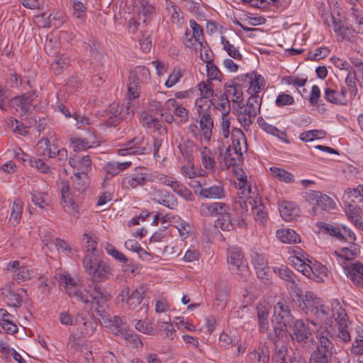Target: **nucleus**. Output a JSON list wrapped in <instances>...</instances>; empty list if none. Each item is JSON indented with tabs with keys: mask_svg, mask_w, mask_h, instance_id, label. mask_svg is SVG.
Here are the masks:
<instances>
[{
	"mask_svg": "<svg viewBox=\"0 0 363 363\" xmlns=\"http://www.w3.org/2000/svg\"><path fill=\"white\" fill-rule=\"evenodd\" d=\"M225 203L220 202L205 203L200 206V213L205 217L218 216L224 211Z\"/></svg>",
	"mask_w": 363,
	"mask_h": 363,
	"instance_id": "25",
	"label": "nucleus"
},
{
	"mask_svg": "<svg viewBox=\"0 0 363 363\" xmlns=\"http://www.w3.org/2000/svg\"><path fill=\"white\" fill-rule=\"evenodd\" d=\"M244 77L248 78L250 80V85L247 90L248 94H259L261 90L264 89L265 81L260 74L253 72L251 74H246L245 75L238 77V79L242 80Z\"/></svg>",
	"mask_w": 363,
	"mask_h": 363,
	"instance_id": "20",
	"label": "nucleus"
},
{
	"mask_svg": "<svg viewBox=\"0 0 363 363\" xmlns=\"http://www.w3.org/2000/svg\"><path fill=\"white\" fill-rule=\"evenodd\" d=\"M61 194L62 205L65 211L75 216L77 213V205L74 203L72 194L69 192L67 184L63 183Z\"/></svg>",
	"mask_w": 363,
	"mask_h": 363,
	"instance_id": "18",
	"label": "nucleus"
},
{
	"mask_svg": "<svg viewBox=\"0 0 363 363\" xmlns=\"http://www.w3.org/2000/svg\"><path fill=\"white\" fill-rule=\"evenodd\" d=\"M228 262L232 273L238 274L240 279L246 281L249 277L247 264L244 259L242 253L237 248L229 250Z\"/></svg>",
	"mask_w": 363,
	"mask_h": 363,
	"instance_id": "5",
	"label": "nucleus"
},
{
	"mask_svg": "<svg viewBox=\"0 0 363 363\" xmlns=\"http://www.w3.org/2000/svg\"><path fill=\"white\" fill-rule=\"evenodd\" d=\"M152 199L155 202L161 204L169 209H174L177 206V200L175 196L167 191H155L152 194Z\"/></svg>",
	"mask_w": 363,
	"mask_h": 363,
	"instance_id": "16",
	"label": "nucleus"
},
{
	"mask_svg": "<svg viewBox=\"0 0 363 363\" xmlns=\"http://www.w3.org/2000/svg\"><path fill=\"white\" fill-rule=\"evenodd\" d=\"M325 136V132L322 130H311L302 133L300 139L304 142L312 141L315 138H323Z\"/></svg>",
	"mask_w": 363,
	"mask_h": 363,
	"instance_id": "49",
	"label": "nucleus"
},
{
	"mask_svg": "<svg viewBox=\"0 0 363 363\" xmlns=\"http://www.w3.org/2000/svg\"><path fill=\"white\" fill-rule=\"evenodd\" d=\"M346 94L347 89L345 87H341L340 91L330 87H327L324 90V98L330 103L346 106L348 104L350 101L347 97Z\"/></svg>",
	"mask_w": 363,
	"mask_h": 363,
	"instance_id": "13",
	"label": "nucleus"
},
{
	"mask_svg": "<svg viewBox=\"0 0 363 363\" xmlns=\"http://www.w3.org/2000/svg\"><path fill=\"white\" fill-rule=\"evenodd\" d=\"M22 202L19 199H16L13 203L11 216L9 218L10 222H12L13 225L18 224L20 222L22 214Z\"/></svg>",
	"mask_w": 363,
	"mask_h": 363,
	"instance_id": "43",
	"label": "nucleus"
},
{
	"mask_svg": "<svg viewBox=\"0 0 363 363\" xmlns=\"http://www.w3.org/2000/svg\"><path fill=\"white\" fill-rule=\"evenodd\" d=\"M329 336L330 335L328 330L320 333L317 335L318 344L314 351L333 357L334 345L330 340Z\"/></svg>",
	"mask_w": 363,
	"mask_h": 363,
	"instance_id": "21",
	"label": "nucleus"
},
{
	"mask_svg": "<svg viewBox=\"0 0 363 363\" xmlns=\"http://www.w3.org/2000/svg\"><path fill=\"white\" fill-rule=\"evenodd\" d=\"M320 303L319 298L313 292L307 291L302 299V303H300V307L306 313H311Z\"/></svg>",
	"mask_w": 363,
	"mask_h": 363,
	"instance_id": "27",
	"label": "nucleus"
},
{
	"mask_svg": "<svg viewBox=\"0 0 363 363\" xmlns=\"http://www.w3.org/2000/svg\"><path fill=\"white\" fill-rule=\"evenodd\" d=\"M250 200L246 201L242 196H238L235 199L234 209L237 213V216L239 217L237 223L238 228H242L247 225L245 220L247 216L248 203L250 204Z\"/></svg>",
	"mask_w": 363,
	"mask_h": 363,
	"instance_id": "15",
	"label": "nucleus"
},
{
	"mask_svg": "<svg viewBox=\"0 0 363 363\" xmlns=\"http://www.w3.org/2000/svg\"><path fill=\"white\" fill-rule=\"evenodd\" d=\"M106 310L107 308L105 310L104 315L99 314V315L103 318H106L112 324V325L114 327L113 332L115 334H123L125 331V327L122 318L118 316H111L106 313ZM97 314L99 315V313Z\"/></svg>",
	"mask_w": 363,
	"mask_h": 363,
	"instance_id": "37",
	"label": "nucleus"
},
{
	"mask_svg": "<svg viewBox=\"0 0 363 363\" xmlns=\"http://www.w3.org/2000/svg\"><path fill=\"white\" fill-rule=\"evenodd\" d=\"M330 50L326 47L316 48L314 52H310L308 59L311 60H318L329 55Z\"/></svg>",
	"mask_w": 363,
	"mask_h": 363,
	"instance_id": "62",
	"label": "nucleus"
},
{
	"mask_svg": "<svg viewBox=\"0 0 363 363\" xmlns=\"http://www.w3.org/2000/svg\"><path fill=\"white\" fill-rule=\"evenodd\" d=\"M240 138H245V135L242 130L240 128H233L232 130V141L234 145L235 152L240 157L242 156V150L240 146Z\"/></svg>",
	"mask_w": 363,
	"mask_h": 363,
	"instance_id": "48",
	"label": "nucleus"
},
{
	"mask_svg": "<svg viewBox=\"0 0 363 363\" xmlns=\"http://www.w3.org/2000/svg\"><path fill=\"white\" fill-rule=\"evenodd\" d=\"M270 306L265 303H260L257 306V317L259 320V325L262 330L266 328L269 324L268 317L269 313Z\"/></svg>",
	"mask_w": 363,
	"mask_h": 363,
	"instance_id": "35",
	"label": "nucleus"
},
{
	"mask_svg": "<svg viewBox=\"0 0 363 363\" xmlns=\"http://www.w3.org/2000/svg\"><path fill=\"white\" fill-rule=\"evenodd\" d=\"M224 89L229 96H233L232 99L233 108H235V105L243 101L242 89L240 85L231 81L225 84Z\"/></svg>",
	"mask_w": 363,
	"mask_h": 363,
	"instance_id": "24",
	"label": "nucleus"
},
{
	"mask_svg": "<svg viewBox=\"0 0 363 363\" xmlns=\"http://www.w3.org/2000/svg\"><path fill=\"white\" fill-rule=\"evenodd\" d=\"M258 363H269L270 350L266 343L261 342L257 350Z\"/></svg>",
	"mask_w": 363,
	"mask_h": 363,
	"instance_id": "52",
	"label": "nucleus"
},
{
	"mask_svg": "<svg viewBox=\"0 0 363 363\" xmlns=\"http://www.w3.org/2000/svg\"><path fill=\"white\" fill-rule=\"evenodd\" d=\"M335 208V201L328 195L323 194L320 195V198L318 200V203L315 206L312 208V215L315 216L317 214L318 208L322 211H330Z\"/></svg>",
	"mask_w": 363,
	"mask_h": 363,
	"instance_id": "33",
	"label": "nucleus"
},
{
	"mask_svg": "<svg viewBox=\"0 0 363 363\" xmlns=\"http://www.w3.org/2000/svg\"><path fill=\"white\" fill-rule=\"evenodd\" d=\"M211 151L206 147L201 151L202 164L206 169L213 170L215 168V161L211 156Z\"/></svg>",
	"mask_w": 363,
	"mask_h": 363,
	"instance_id": "53",
	"label": "nucleus"
},
{
	"mask_svg": "<svg viewBox=\"0 0 363 363\" xmlns=\"http://www.w3.org/2000/svg\"><path fill=\"white\" fill-rule=\"evenodd\" d=\"M274 321L279 325H283L285 328H291L295 320L291 313L289 306L283 302H278L274 308Z\"/></svg>",
	"mask_w": 363,
	"mask_h": 363,
	"instance_id": "11",
	"label": "nucleus"
},
{
	"mask_svg": "<svg viewBox=\"0 0 363 363\" xmlns=\"http://www.w3.org/2000/svg\"><path fill=\"white\" fill-rule=\"evenodd\" d=\"M229 206L225 204L224 211L218 214V218L216 221V226L223 230L230 231L235 229L238 219H233L229 213Z\"/></svg>",
	"mask_w": 363,
	"mask_h": 363,
	"instance_id": "17",
	"label": "nucleus"
},
{
	"mask_svg": "<svg viewBox=\"0 0 363 363\" xmlns=\"http://www.w3.org/2000/svg\"><path fill=\"white\" fill-rule=\"evenodd\" d=\"M172 189L175 194L186 201H193L194 199V196L191 191L183 184L177 180L174 182L173 186H172Z\"/></svg>",
	"mask_w": 363,
	"mask_h": 363,
	"instance_id": "40",
	"label": "nucleus"
},
{
	"mask_svg": "<svg viewBox=\"0 0 363 363\" xmlns=\"http://www.w3.org/2000/svg\"><path fill=\"white\" fill-rule=\"evenodd\" d=\"M148 182H154L152 176L145 172L143 167H139L122 179L121 186L125 189H133L138 186H144Z\"/></svg>",
	"mask_w": 363,
	"mask_h": 363,
	"instance_id": "7",
	"label": "nucleus"
},
{
	"mask_svg": "<svg viewBox=\"0 0 363 363\" xmlns=\"http://www.w3.org/2000/svg\"><path fill=\"white\" fill-rule=\"evenodd\" d=\"M275 274H277L281 279L291 283L295 282V274L293 272L286 267L282 266L279 268H275L274 269Z\"/></svg>",
	"mask_w": 363,
	"mask_h": 363,
	"instance_id": "50",
	"label": "nucleus"
},
{
	"mask_svg": "<svg viewBox=\"0 0 363 363\" xmlns=\"http://www.w3.org/2000/svg\"><path fill=\"white\" fill-rule=\"evenodd\" d=\"M342 268L347 278L359 289H363V264L355 261L346 263L344 262Z\"/></svg>",
	"mask_w": 363,
	"mask_h": 363,
	"instance_id": "10",
	"label": "nucleus"
},
{
	"mask_svg": "<svg viewBox=\"0 0 363 363\" xmlns=\"http://www.w3.org/2000/svg\"><path fill=\"white\" fill-rule=\"evenodd\" d=\"M72 15L74 18L83 22L86 17V7L84 4L79 1L74 0L72 2Z\"/></svg>",
	"mask_w": 363,
	"mask_h": 363,
	"instance_id": "45",
	"label": "nucleus"
},
{
	"mask_svg": "<svg viewBox=\"0 0 363 363\" xmlns=\"http://www.w3.org/2000/svg\"><path fill=\"white\" fill-rule=\"evenodd\" d=\"M71 143L74 151L86 150L92 147L90 143L85 138H72Z\"/></svg>",
	"mask_w": 363,
	"mask_h": 363,
	"instance_id": "54",
	"label": "nucleus"
},
{
	"mask_svg": "<svg viewBox=\"0 0 363 363\" xmlns=\"http://www.w3.org/2000/svg\"><path fill=\"white\" fill-rule=\"evenodd\" d=\"M83 265L86 273L91 277L93 283L97 284L106 280L110 274V267L96 255H86L83 259Z\"/></svg>",
	"mask_w": 363,
	"mask_h": 363,
	"instance_id": "2",
	"label": "nucleus"
},
{
	"mask_svg": "<svg viewBox=\"0 0 363 363\" xmlns=\"http://www.w3.org/2000/svg\"><path fill=\"white\" fill-rule=\"evenodd\" d=\"M252 262L256 269L258 278L268 280L270 271L265 257L258 253H254L252 257Z\"/></svg>",
	"mask_w": 363,
	"mask_h": 363,
	"instance_id": "19",
	"label": "nucleus"
},
{
	"mask_svg": "<svg viewBox=\"0 0 363 363\" xmlns=\"http://www.w3.org/2000/svg\"><path fill=\"white\" fill-rule=\"evenodd\" d=\"M249 202L252 207L255 220L262 225H265L268 219V216L264 210L265 207L263 203L254 199L250 200Z\"/></svg>",
	"mask_w": 363,
	"mask_h": 363,
	"instance_id": "26",
	"label": "nucleus"
},
{
	"mask_svg": "<svg viewBox=\"0 0 363 363\" xmlns=\"http://www.w3.org/2000/svg\"><path fill=\"white\" fill-rule=\"evenodd\" d=\"M122 267L124 273H125L128 276L132 277H134L136 274H138L140 269L138 264L135 263L133 260H129L128 259L126 262H123Z\"/></svg>",
	"mask_w": 363,
	"mask_h": 363,
	"instance_id": "57",
	"label": "nucleus"
},
{
	"mask_svg": "<svg viewBox=\"0 0 363 363\" xmlns=\"http://www.w3.org/2000/svg\"><path fill=\"white\" fill-rule=\"evenodd\" d=\"M126 147L117 150L118 155L121 156L126 155H140L150 152L151 147L149 145L148 138L143 135H138L132 138L126 143Z\"/></svg>",
	"mask_w": 363,
	"mask_h": 363,
	"instance_id": "4",
	"label": "nucleus"
},
{
	"mask_svg": "<svg viewBox=\"0 0 363 363\" xmlns=\"http://www.w3.org/2000/svg\"><path fill=\"white\" fill-rule=\"evenodd\" d=\"M165 110L169 111L174 108V113L179 118L180 122L184 123L188 120L187 110L181 106H179L175 99H169L164 104Z\"/></svg>",
	"mask_w": 363,
	"mask_h": 363,
	"instance_id": "28",
	"label": "nucleus"
},
{
	"mask_svg": "<svg viewBox=\"0 0 363 363\" xmlns=\"http://www.w3.org/2000/svg\"><path fill=\"white\" fill-rule=\"evenodd\" d=\"M140 121L143 126L148 129H153L154 132H157L160 135L167 133V128L162 125V123L146 111H143L140 113Z\"/></svg>",
	"mask_w": 363,
	"mask_h": 363,
	"instance_id": "14",
	"label": "nucleus"
},
{
	"mask_svg": "<svg viewBox=\"0 0 363 363\" xmlns=\"http://www.w3.org/2000/svg\"><path fill=\"white\" fill-rule=\"evenodd\" d=\"M207 76L210 80L215 79L221 81L222 73L219 69L213 63H208L206 65Z\"/></svg>",
	"mask_w": 363,
	"mask_h": 363,
	"instance_id": "61",
	"label": "nucleus"
},
{
	"mask_svg": "<svg viewBox=\"0 0 363 363\" xmlns=\"http://www.w3.org/2000/svg\"><path fill=\"white\" fill-rule=\"evenodd\" d=\"M236 114L238 121L242 126L247 130L250 125L253 123L255 118L258 113H254L253 110L246 106L243 101L235 105Z\"/></svg>",
	"mask_w": 363,
	"mask_h": 363,
	"instance_id": "12",
	"label": "nucleus"
},
{
	"mask_svg": "<svg viewBox=\"0 0 363 363\" xmlns=\"http://www.w3.org/2000/svg\"><path fill=\"white\" fill-rule=\"evenodd\" d=\"M270 171L272 172V176L274 178H277L281 182H284L286 183H291L294 181L293 174L283 169L277 167H272L270 168Z\"/></svg>",
	"mask_w": 363,
	"mask_h": 363,
	"instance_id": "44",
	"label": "nucleus"
},
{
	"mask_svg": "<svg viewBox=\"0 0 363 363\" xmlns=\"http://www.w3.org/2000/svg\"><path fill=\"white\" fill-rule=\"evenodd\" d=\"M128 85V97L130 100L135 99L139 96V79L136 73H131L129 76Z\"/></svg>",
	"mask_w": 363,
	"mask_h": 363,
	"instance_id": "38",
	"label": "nucleus"
},
{
	"mask_svg": "<svg viewBox=\"0 0 363 363\" xmlns=\"http://www.w3.org/2000/svg\"><path fill=\"white\" fill-rule=\"evenodd\" d=\"M2 295L4 296V301L9 306L15 308H19L22 304L21 296L16 293L11 287H8L4 289L2 292Z\"/></svg>",
	"mask_w": 363,
	"mask_h": 363,
	"instance_id": "34",
	"label": "nucleus"
},
{
	"mask_svg": "<svg viewBox=\"0 0 363 363\" xmlns=\"http://www.w3.org/2000/svg\"><path fill=\"white\" fill-rule=\"evenodd\" d=\"M318 226L323 233H328L337 239L341 240V236H342V235L340 233L341 228L338 226H335L323 222L320 223Z\"/></svg>",
	"mask_w": 363,
	"mask_h": 363,
	"instance_id": "46",
	"label": "nucleus"
},
{
	"mask_svg": "<svg viewBox=\"0 0 363 363\" xmlns=\"http://www.w3.org/2000/svg\"><path fill=\"white\" fill-rule=\"evenodd\" d=\"M106 250L107 253L112 256L117 261L122 263L126 262L128 261L126 256L120 251L117 250L112 245H108Z\"/></svg>",
	"mask_w": 363,
	"mask_h": 363,
	"instance_id": "64",
	"label": "nucleus"
},
{
	"mask_svg": "<svg viewBox=\"0 0 363 363\" xmlns=\"http://www.w3.org/2000/svg\"><path fill=\"white\" fill-rule=\"evenodd\" d=\"M59 319L60 323L62 325H77V324H83L84 326H91L93 328L94 323L91 320H87L86 318L84 316L81 317V320H79V318H77L75 321H74V319L72 316L68 313V312H62L59 315Z\"/></svg>",
	"mask_w": 363,
	"mask_h": 363,
	"instance_id": "31",
	"label": "nucleus"
},
{
	"mask_svg": "<svg viewBox=\"0 0 363 363\" xmlns=\"http://www.w3.org/2000/svg\"><path fill=\"white\" fill-rule=\"evenodd\" d=\"M352 17L355 21V27L353 30L358 33L363 34V17H361L358 10L352 8Z\"/></svg>",
	"mask_w": 363,
	"mask_h": 363,
	"instance_id": "63",
	"label": "nucleus"
},
{
	"mask_svg": "<svg viewBox=\"0 0 363 363\" xmlns=\"http://www.w3.org/2000/svg\"><path fill=\"white\" fill-rule=\"evenodd\" d=\"M30 279L28 269L26 267H18L14 270L13 279L20 283Z\"/></svg>",
	"mask_w": 363,
	"mask_h": 363,
	"instance_id": "59",
	"label": "nucleus"
},
{
	"mask_svg": "<svg viewBox=\"0 0 363 363\" xmlns=\"http://www.w3.org/2000/svg\"><path fill=\"white\" fill-rule=\"evenodd\" d=\"M199 195L206 199H220L224 196V191L223 186L219 184L209 187H201Z\"/></svg>",
	"mask_w": 363,
	"mask_h": 363,
	"instance_id": "29",
	"label": "nucleus"
},
{
	"mask_svg": "<svg viewBox=\"0 0 363 363\" xmlns=\"http://www.w3.org/2000/svg\"><path fill=\"white\" fill-rule=\"evenodd\" d=\"M333 356L313 351L310 358V363H331Z\"/></svg>",
	"mask_w": 363,
	"mask_h": 363,
	"instance_id": "56",
	"label": "nucleus"
},
{
	"mask_svg": "<svg viewBox=\"0 0 363 363\" xmlns=\"http://www.w3.org/2000/svg\"><path fill=\"white\" fill-rule=\"evenodd\" d=\"M198 86L202 96V97L199 99L208 100V99L213 96V89L212 82H208V83H205L202 82H200Z\"/></svg>",
	"mask_w": 363,
	"mask_h": 363,
	"instance_id": "55",
	"label": "nucleus"
},
{
	"mask_svg": "<svg viewBox=\"0 0 363 363\" xmlns=\"http://www.w3.org/2000/svg\"><path fill=\"white\" fill-rule=\"evenodd\" d=\"M167 9L171 15L172 23H179L180 22V9L174 3L167 0Z\"/></svg>",
	"mask_w": 363,
	"mask_h": 363,
	"instance_id": "58",
	"label": "nucleus"
},
{
	"mask_svg": "<svg viewBox=\"0 0 363 363\" xmlns=\"http://www.w3.org/2000/svg\"><path fill=\"white\" fill-rule=\"evenodd\" d=\"M59 283L64 286L70 298H75L84 303H94L96 313L104 315L108 308L107 301L111 298L110 294L97 284H90L82 290L69 274H59Z\"/></svg>",
	"mask_w": 363,
	"mask_h": 363,
	"instance_id": "1",
	"label": "nucleus"
},
{
	"mask_svg": "<svg viewBox=\"0 0 363 363\" xmlns=\"http://www.w3.org/2000/svg\"><path fill=\"white\" fill-rule=\"evenodd\" d=\"M250 96L248 98V99L246 101V104H245L246 106H247L249 108L253 110L254 113H260V108L262 102V99L258 94H250Z\"/></svg>",
	"mask_w": 363,
	"mask_h": 363,
	"instance_id": "47",
	"label": "nucleus"
},
{
	"mask_svg": "<svg viewBox=\"0 0 363 363\" xmlns=\"http://www.w3.org/2000/svg\"><path fill=\"white\" fill-rule=\"evenodd\" d=\"M146 289L143 285L139 286L135 290L125 287L117 296L118 301L125 303L130 310H135L144 298Z\"/></svg>",
	"mask_w": 363,
	"mask_h": 363,
	"instance_id": "6",
	"label": "nucleus"
},
{
	"mask_svg": "<svg viewBox=\"0 0 363 363\" xmlns=\"http://www.w3.org/2000/svg\"><path fill=\"white\" fill-rule=\"evenodd\" d=\"M91 166V160L89 155L83 156L79 160V164L78 167V170L80 172H77L74 173L75 181L79 180L81 179V174H82L83 179H87L86 172L89 171Z\"/></svg>",
	"mask_w": 363,
	"mask_h": 363,
	"instance_id": "39",
	"label": "nucleus"
},
{
	"mask_svg": "<svg viewBox=\"0 0 363 363\" xmlns=\"http://www.w3.org/2000/svg\"><path fill=\"white\" fill-rule=\"evenodd\" d=\"M65 21L66 18L65 14L61 11H57L55 13H50L48 16L47 20L43 25V27L46 28L54 26L57 28L61 27Z\"/></svg>",
	"mask_w": 363,
	"mask_h": 363,
	"instance_id": "36",
	"label": "nucleus"
},
{
	"mask_svg": "<svg viewBox=\"0 0 363 363\" xmlns=\"http://www.w3.org/2000/svg\"><path fill=\"white\" fill-rule=\"evenodd\" d=\"M130 107L118 104H112L108 109L105 111L104 125L107 127H116L122 120L126 119L130 114Z\"/></svg>",
	"mask_w": 363,
	"mask_h": 363,
	"instance_id": "8",
	"label": "nucleus"
},
{
	"mask_svg": "<svg viewBox=\"0 0 363 363\" xmlns=\"http://www.w3.org/2000/svg\"><path fill=\"white\" fill-rule=\"evenodd\" d=\"M335 319L337 330H350L351 323L349 321L348 316L345 310L340 308L337 312V316Z\"/></svg>",
	"mask_w": 363,
	"mask_h": 363,
	"instance_id": "41",
	"label": "nucleus"
},
{
	"mask_svg": "<svg viewBox=\"0 0 363 363\" xmlns=\"http://www.w3.org/2000/svg\"><path fill=\"white\" fill-rule=\"evenodd\" d=\"M178 148L184 158H185L187 162L190 163L194 157V151L196 148L194 142L189 139L182 138L178 145Z\"/></svg>",
	"mask_w": 363,
	"mask_h": 363,
	"instance_id": "32",
	"label": "nucleus"
},
{
	"mask_svg": "<svg viewBox=\"0 0 363 363\" xmlns=\"http://www.w3.org/2000/svg\"><path fill=\"white\" fill-rule=\"evenodd\" d=\"M352 355L363 354V333L358 334L350 350Z\"/></svg>",
	"mask_w": 363,
	"mask_h": 363,
	"instance_id": "60",
	"label": "nucleus"
},
{
	"mask_svg": "<svg viewBox=\"0 0 363 363\" xmlns=\"http://www.w3.org/2000/svg\"><path fill=\"white\" fill-rule=\"evenodd\" d=\"M279 210L281 218L286 221H291L299 215L298 207L293 202L281 201L279 205Z\"/></svg>",
	"mask_w": 363,
	"mask_h": 363,
	"instance_id": "22",
	"label": "nucleus"
},
{
	"mask_svg": "<svg viewBox=\"0 0 363 363\" xmlns=\"http://www.w3.org/2000/svg\"><path fill=\"white\" fill-rule=\"evenodd\" d=\"M276 234L277 238L284 243H297L301 241L300 236L294 230L289 228L277 230Z\"/></svg>",
	"mask_w": 363,
	"mask_h": 363,
	"instance_id": "30",
	"label": "nucleus"
},
{
	"mask_svg": "<svg viewBox=\"0 0 363 363\" xmlns=\"http://www.w3.org/2000/svg\"><path fill=\"white\" fill-rule=\"evenodd\" d=\"M269 340L274 343V349L272 355V363H289V349L285 345H279L276 343V338L269 336Z\"/></svg>",
	"mask_w": 363,
	"mask_h": 363,
	"instance_id": "23",
	"label": "nucleus"
},
{
	"mask_svg": "<svg viewBox=\"0 0 363 363\" xmlns=\"http://www.w3.org/2000/svg\"><path fill=\"white\" fill-rule=\"evenodd\" d=\"M211 104V100L197 99L196 101V109L200 116V128L204 138L208 140H210L213 127V119L208 113Z\"/></svg>",
	"mask_w": 363,
	"mask_h": 363,
	"instance_id": "3",
	"label": "nucleus"
},
{
	"mask_svg": "<svg viewBox=\"0 0 363 363\" xmlns=\"http://www.w3.org/2000/svg\"><path fill=\"white\" fill-rule=\"evenodd\" d=\"M290 335L293 341L298 343H307L312 337V332L308 323L301 319H296L292 323Z\"/></svg>",
	"mask_w": 363,
	"mask_h": 363,
	"instance_id": "9",
	"label": "nucleus"
},
{
	"mask_svg": "<svg viewBox=\"0 0 363 363\" xmlns=\"http://www.w3.org/2000/svg\"><path fill=\"white\" fill-rule=\"evenodd\" d=\"M221 43L223 45V49L228 52V54L235 60H240L242 55L239 50L225 38L221 37Z\"/></svg>",
	"mask_w": 363,
	"mask_h": 363,
	"instance_id": "51",
	"label": "nucleus"
},
{
	"mask_svg": "<svg viewBox=\"0 0 363 363\" xmlns=\"http://www.w3.org/2000/svg\"><path fill=\"white\" fill-rule=\"evenodd\" d=\"M17 106L21 108L23 113L29 111L33 101V94L27 93L14 98Z\"/></svg>",
	"mask_w": 363,
	"mask_h": 363,
	"instance_id": "42",
	"label": "nucleus"
}]
</instances>
